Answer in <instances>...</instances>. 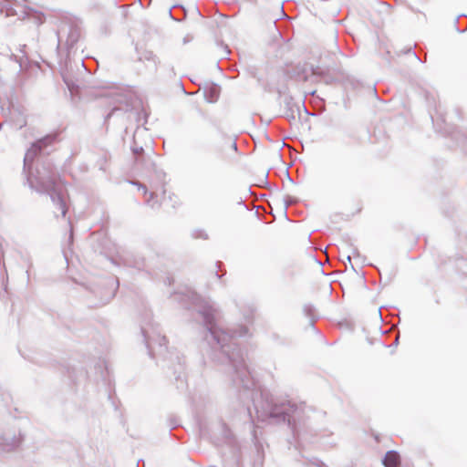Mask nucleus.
Segmentation results:
<instances>
[{"label":"nucleus","mask_w":467,"mask_h":467,"mask_svg":"<svg viewBox=\"0 0 467 467\" xmlns=\"http://www.w3.org/2000/svg\"><path fill=\"white\" fill-rule=\"evenodd\" d=\"M383 464L385 467H400V457L395 451H389L385 454L383 459Z\"/></svg>","instance_id":"nucleus-1"},{"label":"nucleus","mask_w":467,"mask_h":467,"mask_svg":"<svg viewBox=\"0 0 467 467\" xmlns=\"http://www.w3.org/2000/svg\"><path fill=\"white\" fill-rule=\"evenodd\" d=\"M60 205H61L62 214L65 215L66 213H67L66 205H65V203L63 202H61Z\"/></svg>","instance_id":"nucleus-2"}]
</instances>
